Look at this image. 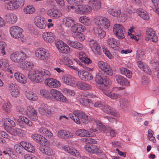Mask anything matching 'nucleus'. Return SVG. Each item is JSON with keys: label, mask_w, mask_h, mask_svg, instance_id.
<instances>
[{"label": "nucleus", "mask_w": 159, "mask_h": 159, "mask_svg": "<svg viewBox=\"0 0 159 159\" xmlns=\"http://www.w3.org/2000/svg\"><path fill=\"white\" fill-rule=\"evenodd\" d=\"M50 73L47 70L43 69L41 71L37 69H33L28 74V77L31 81L37 83L42 82L44 77L50 76Z\"/></svg>", "instance_id": "f257e3e1"}, {"label": "nucleus", "mask_w": 159, "mask_h": 159, "mask_svg": "<svg viewBox=\"0 0 159 159\" xmlns=\"http://www.w3.org/2000/svg\"><path fill=\"white\" fill-rule=\"evenodd\" d=\"M95 80L99 89L101 90L106 89L111 84V80L100 71L97 75Z\"/></svg>", "instance_id": "f03ea898"}, {"label": "nucleus", "mask_w": 159, "mask_h": 159, "mask_svg": "<svg viewBox=\"0 0 159 159\" xmlns=\"http://www.w3.org/2000/svg\"><path fill=\"white\" fill-rule=\"evenodd\" d=\"M70 117L77 124H80L81 119L82 122L84 124H87L89 121V118L87 115L81 111L75 110L73 113L69 114Z\"/></svg>", "instance_id": "7ed1b4c3"}, {"label": "nucleus", "mask_w": 159, "mask_h": 159, "mask_svg": "<svg viewBox=\"0 0 159 159\" xmlns=\"http://www.w3.org/2000/svg\"><path fill=\"white\" fill-rule=\"evenodd\" d=\"M50 100L62 102H66L67 101L66 98L60 91L56 89H52L50 90Z\"/></svg>", "instance_id": "20e7f679"}, {"label": "nucleus", "mask_w": 159, "mask_h": 159, "mask_svg": "<svg viewBox=\"0 0 159 159\" xmlns=\"http://www.w3.org/2000/svg\"><path fill=\"white\" fill-rule=\"evenodd\" d=\"M95 23L98 27L107 29L110 26L109 20L106 18L100 16H97L94 18Z\"/></svg>", "instance_id": "39448f33"}, {"label": "nucleus", "mask_w": 159, "mask_h": 159, "mask_svg": "<svg viewBox=\"0 0 159 159\" xmlns=\"http://www.w3.org/2000/svg\"><path fill=\"white\" fill-rule=\"evenodd\" d=\"M69 66L70 67L71 69H74V70L78 71V75L80 78L82 80L86 81L90 80L93 78L92 74L86 71L83 70H79V69L75 66H72L69 65Z\"/></svg>", "instance_id": "423d86ee"}, {"label": "nucleus", "mask_w": 159, "mask_h": 159, "mask_svg": "<svg viewBox=\"0 0 159 159\" xmlns=\"http://www.w3.org/2000/svg\"><path fill=\"white\" fill-rule=\"evenodd\" d=\"M23 30L18 26H13L11 27L9 29V32L11 36L16 39H18L23 38L24 35L22 33Z\"/></svg>", "instance_id": "0eeeda50"}, {"label": "nucleus", "mask_w": 159, "mask_h": 159, "mask_svg": "<svg viewBox=\"0 0 159 159\" xmlns=\"http://www.w3.org/2000/svg\"><path fill=\"white\" fill-rule=\"evenodd\" d=\"M36 56L41 60H48L50 57V54L47 50L43 48H39L35 52Z\"/></svg>", "instance_id": "6e6552de"}, {"label": "nucleus", "mask_w": 159, "mask_h": 159, "mask_svg": "<svg viewBox=\"0 0 159 159\" xmlns=\"http://www.w3.org/2000/svg\"><path fill=\"white\" fill-rule=\"evenodd\" d=\"M113 31L114 34L118 39H122L125 38V30L123 26L119 24L114 25L113 27Z\"/></svg>", "instance_id": "1a4fd4ad"}, {"label": "nucleus", "mask_w": 159, "mask_h": 159, "mask_svg": "<svg viewBox=\"0 0 159 159\" xmlns=\"http://www.w3.org/2000/svg\"><path fill=\"white\" fill-rule=\"evenodd\" d=\"M25 3L24 0H16V1H10L5 4V7L8 9L13 10L22 7Z\"/></svg>", "instance_id": "9d476101"}, {"label": "nucleus", "mask_w": 159, "mask_h": 159, "mask_svg": "<svg viewBox=\"0 0 159 159\" xmlns=\"http://www.w3.org/2000/svg\"><path fill=\"white\" fill-rule=\"evenodd\" d=\"M10 58L13 61L19 63L25 60L26 58V55L22 52L19 51L12 53Z\"/></svg>", "instance_id": "9b49d317"}, {"label": "nucleus", "mask_w": 159, "mask_h": 159, "mask_svg": "<svg viewBox=\"0 0 159 159\" xmlns=\"http://www.w3.org/2000/svg\"><path fill=\"white\" fill-rule=\"evenodd\" d=\"M91 11V8L90 6L83 5L78 6L75 11L77 14L84 15L89 13Z\"/></svg>", "instance_id": "f8f14e48"}, {"label": "nucleus", "mask_w": 159, "mask_h": 159, "mask_svg": "<svg viewBox=\"0 0 159 159\" xmlns=\"http://www.w3.org/2000/svg\"><path fill=\"white\" fill-rule=\"evenodd\" d=\"M44 84L49 87L55 88L60 87L61 84L60 82L57 80L50 77L45 79Z\"/></svg>", "instance_id": "ddd939ff"}, {"label": "nucleus", "mask_w": 159, "mask_h": 159, "mask_svg": "<svg viewBox=\"0 0 159 159\" xmlns=\"http://www.w3.org/2000/svg\"><path fill=\"white\" fill-rule=\"evenodd\" d=\"M146 34L147 37L146 38V41H148L151 40L153 42H156L158 40V38L156 32L152 29L149 28L147 29Z\"/></svg>", "instance_id": "4468645a"}, {"label": "nucleus", "mask_w": 159, "mask_h": 159, "mask_svg": "<svg viewBox=\"0 0 159 159\" xmlns=\"http://www.w3.org/2000/svg\"><path fill=\"white\" fill-rule=\"evenodd\" d=\"M26 114L28 117L32 121H35L38 120L37 112L32 106H30L27 107Z\"/></svg>", "instance_id": "2eb2a0df"}, {"label": "nucleus", "mask_w": 159, "mask_h": 159, "mask_svg": "<svg viewBox=\"0 0 159 159\" xmlns=\"http://www.w3.org/2000/svg\"><path fill=\"white\" fill-rule=\"evenodd\" d=\"M63 82L67 85L74 86L76 85V79L69 75H65L62 77Z\"/></svg>", "instance_id": "dca6fc26"}, {"label": "nucleus", "mask_w": 159, "mask_h": 159, "mask_svg": "<svg viewBox=\"0 0 159 159\" xmlns=\"http://www.w3.org/2000/svg\"><path fill=\"white\" fill-rule=\"evenodd\" d=\"M98 65L99 68L107 74L110 75H113L112 70L107 63L104 61H100L98 62Z\"/></svg>", "instance_id": "f3484780"}, {"label": "nucleus", "mask_w": 159, "mask_h": 159, "mask_svg": "<svg viewBox=\"0 0 159 159\" xmlns=\"http://www.w3.org/2000/svg\"><path fill=\"white\" fill-rule=\"evenodd\" d=\"M87 93H82L79 96V101L80 104L85 106H89L92 103V101L87 97Z\"/></svg>", "instance_id": "a211bd4d"}, {"label": "nucleus", "mask_w": 159, "mask_h": 159, "mask_svg": "<svg viewBox=\"0 0 159 159\" xmlns=\"http://www.w3.org/2000/svg\"><path fill=\"white\" fill-rule=\"evenodd\" d=\"M56 45L58 50L62 53H67L70 51L69 47L62 41L56 42Z\"/></svg>", "instance_id": "6ab92c4d"}, {"label": "nucleus", "mask_w": 159, "mask_h": 159, "mask_svg": "<svg viewBox=\"0 0 159 159\" xmlns=\"http://www.w3.org/2000/svg\"><path fill=\"white\" fill-rule=\"evenodd\" d=\"M34 22L36 26L41 29H43L46 26V21L42 16H38L34 19Z\"/></svg>", "instance_id": "aec40b11"}, {"label": "nucleus", "mask_w": 159, "mask_h": 159, "mask_svg": "<svg viewBox=\"0 0 159 159\" xmlns=\"http://www.w3.org/2000/svg\"><path fill=\"white\" fill-rule=\"evenodd\" d=\"M89 45L94 53L96 54L100 55L101 52V48L98 43L96 40L93 39L90 41Z\"/></svg>", "instance_id": "412c9836"}, {"label": "nucleus", "mask_w": 159, "mask_h": 159, "mask_svg": "<svg viewBox=\"0 0 159 159\" xmlns=\"http://www.w3.org/2000/svg\"><path fill=\"white\" fill-rule=\"evenodd\" d=\"M40 113L42 115L51 116L54 114L56 111V109L54 107H40L39 109Z\"/></svg>", "instance_id": "4be33fe9"}, {"label": "nucleus", "mask_w": 159, "mask_h": 159, "mask_svg": "<svg viewBox=\"0 0 159 159\" xmlns=\"http://www.w3.org/2000/svg\"><path fill=\"white\" fill-rule=\"evenodd\" d=\"M47 14L51 18L57 19L62 16L61 12L58 9L55 8L49 9L47 11Z\"/></svg>", "instance_id": "5701e85b"}, {"label": "nucleus", "mask_w": 159, "mask_h": 159, "mask_svg": "<svg viewBox=\"0 0 159 159\" xmlns=\"http://www.w3.org/2000/svg\"><path fill=\"white\" fill-rule=\"evenodd\" d=\"M32 138L34 140L42 145H46L48 144L47 139L41 135L35 134L32 135Z\"/></svg>", "instance_id": "b1692460"}, {"label": "nucleus", "mask_w": 159, "mask_h": 159, "mask_svg": "<svg viewBox=\"0 0 159 159\" xmlns=\"http://www.w3.org/2000/svg\"><path fill=\"white\" fill-rule=\"evenodd\" d=\"M102 109L103 111L109 114L117 117H118L120 116L119 115L116 111L108 105L103 106Z\"/></svg>", "instance_id": "393cba45"}, {"label": "nucleus", "mask_w": 159, "mask_h": 159, "mask_svg": "<svg viewBox=\"0 0 159 159\" xmlns=\"http://www.w3.org/2000/svg\"><path fill=\"white\" fill-rule=\"evenodd\" d=\"M43 39L47 42L51 43L53 42L55 39V35L51 32H45L43 34Z\"/></svg>", "instance_id": "a878e982"}, {"label": "nucleus", "mask_w": 159, "mask_h": 159, "mask_svg": "<svg viewBox=\"0 0 159 159\" xmlns=\"http://www.w3.org/2000/svg\"><path fill=\"white\" fill-rule=\"evenodd\" d=\"M116 80L117 83L122 86H129V82L127 79L120 75H116L115 76Z\"/></svg>", "instance_id": "bb28decb"}, {"label": "nucleus", "mask_w": 159, "mask_h": 159, "mask_svg": "<svg viewBox=\"0 0 159 159\" xmlns=\"http://www.w3.org/2000/svg\"><path fill=\"white\" fill-rule=\"evenodd\" d=\"M57 136L62 139H70L72 138L73 135V133L64 130L59 131L57 134Z\"/></svg>", "instance_id": "cd10ccee"}, {"label": "nucleus", "mask_w": 159, "mask_h": 159, "mask_svg": "<svg viewBox=\"0 0 159 159\" xmlns=\"http://www.w3.org/2000/svg\"><path fill=\"white\" fill-rule=\"evenodd\" d=\"M85 29V27L84 25L78 23L74 24L71 28V31L74 33L83 32Z\"/></svg>", "instance_id": "c85d7f7f"}, {"label": "nucleus", "mask_w": 159, "mask_h": 159, "mask_svg": "<svg viewBox=\"0 0 159 159\" xmlns=\"http://www.w3.org/2000/svg\"><path fill=\"white\" fill-rule=\"evenodd\" d=\"M5 18L10 24L15 23L17 20L16 16L13 13H7L5 16Z\"/></svg>", "instance_id": "c756f323"}, {"label": "nucleus", "mask_w": 159, "mask_h": 159, "mask_svg": "<svg viewBox=\"0 0 159 159\" xmlns=\"http://www.w3.org/2000/svg\"><path fill=\"white\" fill-rule=\"evenodd\" d=\"M61 147L64 150L73 156L77 157L80 155L79 152L73 148H70L66 146H63L62 145H61Z\"/></svg>", "instance_id": "7c9ffc66"}, {"label": "nucleus", "mask_w": 159, "mask_h": 159, "mask_svg": "<svg viewBox=\"0 0 159 159\" xmlns=\"http://www.w3.org/2000/svg\"><path fill=\"white\" fill-rule=\"evenodd\" d=\"M9 133L11 135H18L20 137L24 136L25 134V132L24 130L17 128L11 129L9 130Z\"/></svg>", "instance_id": "2f4dec72"}, {"label": "nucleus", "mask_w": 159, "mask_h": 159, "mask_svg": "<svg viewBox=\"0 0 159 159\" xmlns=\"http://www.w3.org/2000/svg\"><path fill=\"white\" fill-rule=\"evenodd\" d=\"M2 122L3 123L4 126L6 130L8 129L9 127L15 126V122L9 118H6L2 120Z\"/></svg>", "instance_id": "473e14b6"}, {"label": "nucleus", "mask_w": 159, "mask_h": 159, "mask_svg": "<svg viewBox=\"0 0 159 159\" xmlns=\"http://www.w3.org/2000/svg\"><path fill=\"white\" fill-rule=\"evenodd\" d=\"M89 4L94 10H98L101 7L100 0H89Z\"/></svg>", "instance_id": "72a5a7b5"}, {"label": "nucleus", "mask_w": 159, "mask_h": 159, "mask_svg": "<svg viewBox=\"0 0 159 159\" xmlns=\"http://www.w3.org/2000/svg\"><path fill=\"white\" fill-rule=\"evenodd\" d=\"M107 11L109 14L116 17H119L121 14L120 9L118 8H109Z\"/></svg>", "instance_id": "f704fd0d"}, {"label": "nucleus", "mask_w": 159, "mask_h": 159, "mask_svg": "<svg viewBox=\"0 0 159 159\" xmlns=\"http://www.w3.org/2000/svg\"><path fill=\"white\" fill-rule=\"evenodd\" d=\"M93 33L96 36L100 38H103L106 35L105 32L100 27H95L93 30Z\"/></svg>", "instance_id": "c9c22d12"}, {"label": "nucleus", "mask_w": 159, "mask_h": 159, "mask_svg": "<svg viewBox=\"0 0 159 159\" xmlns=\"http://www.w3.org/2000/svg\"><path fill=\"white\" fill-rule=\"evenodd\" d=\"M20 144L23 148L29 152H33L35 151V149L34 147L30 143L22 141L20 143Z\"/></svg>", "instance_id": "e433bc0d"}, {"label": "nucleus", "mask_w": 159, "mask_h": 159, "mask_svg": "<svg viewBox=\"0 0 159 159\" xmlns=\"http://www.w3.org/2000/svg\"><path fill=\"white\" fill-rule=\"evenodd\" d=\"M107 43L108 46L113 49H116L118 47L119 45V42L113 38H110L107 40Z\"/></svg>", "instance_id": "4c0bfd02"}, {"label": "nucleus", "mask_w": 159, "mask_h": 159, "mask_svg": "<svg viewBox=\"0 0 159 159\" xmlns=\"http://www.w3.org/2000/svg\"><path fill=\"white\" fill-rule=\"evenodd\" d=\"M67 43L70 47L79 50H81L83 48V45L77 41L69 40L68 41Z\"/></svg>", "instance_id": "58836bf2"}, {"label": "nucleus", "mask_w": 159, "mask_h": 159, "mask_svg": "<svg viewBox=\"0 0 159 159\" xmlns=\"http://www.w3.org/2000/svg\"><path fill=\"white\" fill-rule=\"evenodd\" d=\"M15 79L19 82L21 84H25L26 83L27 79L25 76L22 74L17 72L14 74Z\"/></svg>", "instance_id": "ea45409f"}, {"label": "nucleus", "mask_w": 159, "mask_h": 159, "mask_svg": "<svg viewBox=\"0 0 159 159\" xmlns=\"http://www.w3.org/2000/svg\"><path fill=\"white\" fill-rule=\"evenodd\" d=\"M14 84H10L9 86V88L12 89L11 91V96L14 98H17L20 95V91L16 87H15Z\"/></svg>", "instance_id": "a19ab883"}, {"label": "nucleus", "mask_w": 159, "mask_h": 159, "mask_svg": "<svg viewBox=\"0 0 159 159\" xmlns=\"http://www.w3.org/2000/svg\"><path fill=\"white\" fill-rule=\"evenodd\" d=\"M76 84L79 88L83 90H89L91 88L90 84L82 81L78 82Z\"/></svg>", "instance_id": "79ce46f5"}, {"label": "nucleus", "mask_w": 159, "mask_h": 159, "mask_svg": "<svg viewBox=\"0 0 159 159\" xmlns=\"http://www.w3.org/2000/svg\"><path fill=\"white\" fill-rule=\"evenodd\" d=\"M137 12L144 20H148L149 19V16L147 12L144 10L140 9H138L137 10Z\"/></svg>", "instance_id": "37998d69"}, {"label": "nucleus", "mask_w": 159, "mask_h": 159, "mask_svg": "<svg viewBox=\"0 0 159 159\" xmlns=\"http://www.w3.org/2000/svg\"><path fill=\"white\" fill-rule=\"evenodd\" d=\"M9 67L8 61L6 59H2L0 60V68L2 70L6 71Z\"/></svg>", "instance_id": "c03bdc74"}, {"label": "nucleus", "mask_w": 159, "mask_h": 159, "mask_svg": "<svg viewBox=\"0 0 159 159\" xmlns=\"http://www.w3.org/2000/svg\"><path fill=\"white\" fill-rule=\"evenodd\" d=\"M90 132L84 129H79L75 132L76 135L84 137L87 135H90Z\"/></svg>", "instance_id": "a18cd8bd"}, {"label": "nucleus", "mask_w": 159, "mask_h": 159, "mask_svg": "<svg viewBox=\"0 0 159 159\" xmlns=\"http://www.w3.org/2000/svg\"><path fill=\"white\" fill-rule=\"evenodd\" d=\"M20 66L23 69H27L30 70L33 67L34 64L31 62L26 61L20 64Z\"/></svg>", "instance_id": "49530a36"}, {"label": "nucleus", "mask_w": 159, "mask_h": 159, "mask_svg": "<svg viewBox=\"0 0 159 159\" xmlns=\"http://www.w3.org/2000/svg\"><path fill=\"white\" fill-rule=\"evenodd\" d=\"M79 21L81 23L87 26L91 25V20L85 16H82L80 17Z\"/></svg>", "instance_id": "de8ad7c7"}, {"label": "nucleus", "mask_w": 159, "mask_h": 159, "mask_svg": "<svg viewBox=\"0 0 159 159\" xmlns=\"http://www.w3.org/2000/svg\"><path fill=\"white\" fill-rule=\"evenodd\" d=\"M103 92L105 95L112 99L116 100L120 97V95L118 94L109 92L107 91L103 90Z\"/></svg>", "instance_id": "09e8293b"}, {"label": "nucleus", "mask_w": 159, "mask_h": 159, "mask_svg": "<svg viewBox=\"0 0 159 159\" xmlns=\"http://www.w3.org/2000/svg\"><path fill=\"white\" fill-rule=\"evenodd\" d=\"M120 72L121 74L125 75L127 77L130 78L132 76V73L129 70L125 68H121L120 69Z\"/></svg>", "instance_id": "8fccbe9b"}, {"label": "nucleus", "mask_w": 159, "mask_h": 159, "mask_svg": "<svg viewBox=\"0 0 159 159\" xmlns=\"http://www.w3.org/2000/svg\"><path fill=\"white\" fill-rule=\"evenodd\" d=\"M26 95L27 98L29 100L35 101L38 99V97L36 94L31 92H26Z\"/></svg>", "instance_id": "3c124183"}, {"label": "nucleus", "mask_w": 159, "mask_h": 159, "mask_svg": "<svg viewBox=\"0 0 159 159\" xmlns=\"http://www.w3.org/2000/svg\"><path fill=\"white\" fill-rule=\"evenodd\" d=\"M63 21L67 27H69L74 22V20L71 17H67L64 18Z\"/></svg>", "instance_id": "603ef678"}, {"label": "nucleus", "mask_w": 159, "mask_h": 159, "mask_svg": "<svg viewBox=\"0 0 159 159\" xmlns=\"http://www.w3.org/2000/svg\"><path fill=\"white\" fill-rule=\"evenodd\" d=\"M81 61H82V63L77 59H75L74 60V61L76 62L79 65H81L82 66H83L82 63H83L87 64H89L91 60L89 58L86 57L84 58H83Z\"/></svg>", "instance_id": "864d4df0"}, {"label": "nucleus", "mask_w": 159, "mask_h": 159, "mask_svg": "<svg viewBox=\"0 0 159 159\" xmlns=\"http://www.w3.org/2000/svg\"><path fill=\"white\" fill-rule=\"evenodd\" d=\"M35 11V9L32 6H27L24 9V11L26 14H32Z\"/></svg>", "instance_id": "5fc2aeb1"}, {"label": "nucleus", "mask_w": 159, "mask_h": 159, "mask_svg": "<svg viewBox=\"0 0 159 159\" xmlns=\"http://www.w3.org/2000/svg\"><path fill=\"white\" fill-rule=\"evenodd\" d=\"M20 119L22 121L24 122L28 126L31 127L33 125L32 122L28 120L27 118L23 116H19Z\"/></svg>", "instance_id": "6e6d98bb"}, {"label": "nucleus", "mask_w": 159, "mask_h": 159, "mask_svg": "<svg viewBox=\"0 0 159 159\" xmlns=\"http://www.w3.org/2000/svg\"><path fill=\"white\" fill-rule=\"evenodd\" d=\"M2 109L5 112L9 113L11 111V105L9 102L5 103L2 106Z\"/></svg>", "instance_id": "4d7b16f0"}, {"label": "nucleus", "mask_w": 159, "mask_h": 159, "mask_svg": "<svg viewBox=\"0 0 159 159\" xmlns=\"http://www.w3.org/2000/svg\"><path fill=\"white\" fill-rule=\"evenodd\" d=\"M97 129L101 131L107 132V128L100 121L97 122Z\"/></svg>", "instance_id": "13d9d810"}, {"label": "nucleus", "mask_w": 159, "mask_h": 159, "mask_svg": "<svg viewBox=\"0 0 159 159\" xmlns=\"http://www.w3.org/2000/svg\"><path fill=\"white\" fill-rule=\"evenodd\" d=\"M40 94L44 97L50 99V91L49 92L46 89H42L40 91Z\"/></svg>", "instance_id": "bf43d9fd"}, {"label": "nucleus", "mask_w": 159, "mask_h": 159, "mask_svg": "<svg viewBox=\"0 0 159 159\" xmlns=\"http://www.w3.org/2000/svg\"><path fill=\"white\" fill-rule=\"evenodd\" d=\"M120 102V106L122 109H124L128 106V101L127 99H121Z\"/></svg>", "instance_id": "052dcab7"}, {"label": "nucleus", "mask_w": 159, "mask_h": 159, "mask_svg": "<svg viewBox=\"0 0 159 159\" xmlns=\"http://www.w3.org/2000/svg\"><path fill=\"white\" fill-rule=\"evenodd\" d=\"M83 141L86 143L96 144L97 143V141L96 140L89 137L83 139Z\"/></svg>", "instance_id": "680f3d73"}, {"label": "nucleus", "mask_w": 159, "mask_h": 159, "mask_svg": "<svg viewBox=\"0 0 159 159\" xmlns=\"http://www.w3.org/2000/svg\"><path fill=\"white\" fill-rule=\"evenodd\" d=\"M70 4H75L77 5L82 4L83 2V0H66Z\"/></svg>", "instance_id": "e2e57ef3"}, {"label": "nucleus", "mask_w": 159, "mask_h": 159, "mask_svg": "<svg viewBox=\"0 0 159 159\" xmlns=\"http://www.w3.org/2000/svg\"><path fill=\"white\" fill-rule=\"evenodd\" d=\"M62 91L64 93L68 95L71 96L75 95V93L72 90L68 89H63Z\"/></svg>", "instance_id": "0e129e2a"}, {"label": "nucleus", "mask_w": 159, "mask_h": 159, "mask_svg": "<svg viewBox=\"0 0 159 159\" xmlns=\"http://www.w3.org/2000/svg\"><path fill=\"white\" fill-rule=\"evenodd\" d=\"M76 39L78 40L83 41L85 39L84 35L81 33H77L76 35Z\"/></svg>", "instance_id": "69168bd1"}, {"label": "nucleus", "mask_w": 159, "mask_h": 159, "mask_svg": "<svg viewBox=\"0 0 159 159\" xmlns=\"http://www.w3.org/2000/svg\"><path fill=\"white\" fill-rule=\"evenodd\" d=\"M0 134L2 137L9 140L11 139L13 137L12 136H9L8 134L4 131L0 132Z\"/></svg>", "instance_id": "338daca9"}, {"label": "nucleus", "mask_w": 159, "mask_h": 159, "mask_svg": "<svg viewBox=\"0 0 159 159\" xmlns=\"http://www.w3.org/2000/svg\"><path fill=\"white\" fill-rule=\"evenodd\" d=\"M69 58L67 57H62L60 60L59 64L61 65L66 64L67 63V61H68Z\"/></svg>", "instance_id": "774afa93"}]
</instances>
